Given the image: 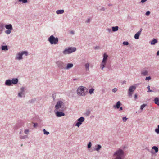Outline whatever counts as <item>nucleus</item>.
<instances>
[{
	"label": "nucleus",
	"mask_w": 159,
	"mask_h": 159,
	"mask_svg": "<svg viewBox=\"0 0 159 159\" xmlns=\"http://www.w3.org/2000/svg\"><path fill=\"white\" fill-rule=\"evenodd\" d=\"M56 109L55 111L56 112V116L57 117H61L65 115V114L61 112H58L59 111H62V110L59 109L60 108L63 109L64 107V105L62 102L61 101H58L55 107Z\"/></svg>",
	"instance_id": "f257e3e1"
},
{
	"label": "nucleus",
	"mask_w": 159,
	"mask_h": 159,
	"mask_svg": "<svg viewBox=\"0 0 159 159\" xmlns=\"http://www.w3.org/2000/svg\"><path fill=\"white\" fill-rule=\"evenodd\" d=\"M124 157L123 151L119 149L116 151L113 155L114 159H123Z\"/></svg>",
	"instance_id": "f03ea898"
},
{
	"label": "nucleus",
	"mask_w": 159,
	"mask_h": 159,
	"mask_svg": "<svg viewBox=\"0 0 159 159\" xmlns=\"http://www.w3.org/2000/svg\"><path fill=\"white\" fill-rule=\"evenodd\" d=\"M86 89V87L82 86L79 87L77 90V94L79 96H84L86 94V93L84 91Z\"/></svg>",
	"instance_id": "7ed1b4c3"
},
{
	"label": "nucleus",
	"mask_w": 159,
	"mask_h": 159,
	"mask_svg": "<svg viewBox=\"0 0 159 159\" xmlns=\"http://www.w3.org/2000/svg\"><path fill=\"white\" fill-rule=\"evenodd\" d=\"M49 41L51 44H56L58 42V39L57 37L55 38L53 35H51L49 39Z\"/></svg>",
	"instance_id": "20e7f679"
},
{
	"label": "nucleus",
	"mask_w": 159,
	"mask_h": 159,
	"mask_svg": "<svg viewBox=\"0 0 159 159\" xmlns=\"http://www.w3.org/2000/svg\"><path fill=\"white\" fill-rule=\"evenodd\" d=\"M108 57V55L105 53L104 54L101 66L102 69L105 67V66L106 65Z\"/></svg>",
	"instance_id": "39448f33"
},
{
	"label": "nucleus",
	"mask_w": 159,
	"mask_h": 159,
	"mask_svg": "<svg viewBox=\"0 0 159 159\" xmlns=\"http://www.w3.org/2000/svg\"><path fill=\"white\" fill-rule=\"evenodd\" d=\"M76 50V48H68V49L65 50L63 51V52L64 54H69L75 52Z\"/></svg>",
	"instance_id": "423d86ee"
},
{
	"label": "nucleus",
	"mask_w": 159,
	"mask_h": 159,
	"mask_svg": "<svg viewBox=\"0 0 159 159\" xmlns=\"http://www.w3.org/2000/svg\"><path fill=\"white\" fill-rule=\"evenodd\" d=\"M25 54L27 56L28 53L27 51H24L22 52L21 53H19L16 56V59L18 60H20L22 59V56L23 54Z\"/></svg>",
	"instance_id": "0eeeda50"
},
{
	"label": "nucleus",
	"mask_w": 159,
	"mask_h": 159,
	"mask_svg": "<svg viewBox=\"0 0 159 159\" xmlns=\"http://www.w3.org/2000/svg\"><path fill=\"white\" fill-rule=\"evenodd\" d=\"M142 29H141L139 31H138L134 35V38L135 39H138L139 38V37L140 35L141 32L142 31Z\"/></svg>",
	"instance_id": "6e6552de"
},
{
	"label": "nucleus",
	"mask_w": 159,
	"mask_h": 159,
	"mask_svg": "<svg viewBox=\"0 0 159 159\" xmlns=\"http://www.w3.org/2000/svg\"><path fill=\"white\" fill-rule=\"evenodd\" d=\"M5 27L7 29L12 30L13 29L11 24L6 25H5Z\"/></svg>",
	"instance_id": "1a4fd4ad"
},
{
	"label": "nucleus",
	"mask_w": 159,
	"mask_h": 159,
	"mask_svg": "<svg viewBox=\"0 0 159 159\" xmlns=\"http://www.w3.org/2000/svg\"><path fill=\"white\" fill-rule=\"evenodd\" d=\"M136 87L135 86H132L130 87L129 89V91L130 92H133L136 89Z\"/></svg>",
	"instance_id": "9d476101"
},
{
	"label": "nucleus",
	"mask_w": 159,
	"mask_h": 159,
	"mask_svg": "<svg viewBox=\"0 0 159 159\" xmlns=\"http://www.w3.org/2000/svg\"><path fill=\"white\" fill-rule=\"evenodd\" d=\"M73 66V65L72 63H68L67 64L66 67L65 68L66 69H69L72 68Z\"/></svg>",
	"instance_id": "9b49d317"
},
{
	"label": "nucleus",
	"mask_w": 159,
	"mask_h": 159,
	"mask_svg": "<svg viewBox=\"0 0 159 159\" xmlns=\"http://www.w3.org/2000/svg\"><path fill=\"white\" fill-rule=\"evenodd\" d=\"M154 102L155 104L157 105H159V98H156L154 100Z\"/></svg>",
	"instance_id": "f8f14e48"
},
{
	"label": "nucleus",
	"mask_w": 159,
	"mask_h": 159,
	"mask_svg": "<svg viewBox=\"0 0 159 159\" xmlns=\"http://www.w3.org/2000/svg\"><path fill=\"white\" fill-rule=\"evenodd\" d=\"M120 105V102L119 101L117 102L116 105L114 106V107H116L117 108H119Z\"/></svg>",
	"instance_id": "ddd939ff"
},
{
	"label": "nucleus",
	"mask_w": 159,
	"mask_h": 159,
	"mask_svg": "<svg viewBox=\"0 0 159 159\" xmlns=\"http://www.w3.org/2000/svg\"><path fill=\"white\" fill-rule=\"evenodd\" d=\"M18 82V80L17 79H13L11 80L12 83L14 84H16Z\"/></svg>",
	"instance_id": "4468645a"
},
{
	"label": "nucleus",
	"mask_w": 159,
	"mask_h": 159,
	"mask_svg": "<svg viewBox=\"0 0 159 159\" xmlns=\"http://www.w3.org/2000/svg\"><path fill=\"white\" fill-rule=\"evenodd\" d=\"M11 80H7L5 82V84L7 85H11Z\"/></svg>",
	"instance_id": "2eb2a0df"
},
{
	"label": "nucleus",
	"mask_w": 159,
	"mask_h": 159,
	"mask_svg": "<svg viewBox=\"0 0 159 159\" xmlns=\"http://www.w3.org/2000/svg\"><path fill=\"white\" fill-rule=\"evenodd\" d=\"M84 118L83 117H81L78 120V121L81 123L82 122L84 121Z\"/></svg>",
	"instance_id": "dca6fc26"
},
{
	"label": "nucleus",
	"mask_w": 159,
	"mask_h": 159,
	"mask_svg": "<svg viewBox=\"0 0 159 159\" xmlns=\"http://www.w3.org/2000/svg\"><path fill=\"white\" fill-rule=\"evenodd\" d=\"M64 10H59L56 11V13L57 14H62L64 13Z\"/></svg>",
	"instance_id": "f3484780"
},
{
	"label": "nucleus",
	"mask_w": 159,
	"mask_h": 159,
	"mask_svg": "<svg viewBox=\"0 0 159 159\" xmlns=\"http://www.w3.org/2000/svg\"><path fill=\"white\" fill-rule=\"evenodd\" d=\"M157 42V40L156 39H154L151 42V43L152 45H154Z\"/></svg>",
	"instance_id": "a211bd4d"
},
{
	"label": "nucleus",
	"mask_w": 159,
	"mask_h": 159,
	"mask_svg": "<svg viewBox=\"0 0 159 159\" xmlns=\"http://www.w3.org/2000/svg\"><path fill=\"white\" fill-rule=\"evenodd\" d=\"M85 67L87 70H89V63H87L85 64Z\"/></svg>",
	"instance_id": "6ab92c4d"
},
{
	"label": "nucleus",
	"mask_w": 159,
	"mask_h": 159,
	"mask_svg": "<svg viewBox=\"0 0 159 159\" xmlns=\"http://www.w3.org/2000/svg\"><path fill=\"white\" fill-rule=\"evenodd\" d=\"M112 30L113 31H117L118 29V27L117 26L115 27H113L112 28Z\"/></svg>",
	"instance_id": "aec40b11"
},
{
	"label": "nucleus",
	"mask_w": 159,
	"mask_h": 159,
	"mask_svg": "<svg viewBox=\"0 0 159 159\" xmlns=\"http://www.w3.org/2000/svg\"><path fill=\"white\" fill-rule=\"evenodd\" d=\"M2 49L3 50H8L7 46H2Z\"/></svg>",
	"instance_id": "412c9836"
},
{
	"label": "nucleus",
	"mask_w": 159,
	"mask_h": 159,
	"mask_svg": "<svg viewBox=\"0 0 159 159\" xmlns=\"http://www.w3.org/2000/svg\"><path fill=\"white\" fill-rule=\"evenodd\" d=\"M21 89V91H22V92H21L19 93L18 94V96L20 97H21V96H22L21 95L22 94L23 92L24 91V88H22Z\"/></svg>",
	"instance_id": "4be33fe9"
},
{
	"label": "nucleus",
	"mask_w": 159,
	"mask_h": 159,
	"mask_svg": "<svg viewBox=\"0 0 159 159\" xmlns=\"http://www.w3.org/2000/svg\"><path fill=\"white\" fill-rule=\"evenodd\" d=\"M152 149H153L155 151V153L157 152L158 150V148L156 146H153L152 148Z\"/></svg>",
	"instance_id": "5701e85b"
},
{
	"label": "nucleus",
	"mask_w": 159,
	"mask_h": 159,
	"mask_svg": "<svg viewBox=\"0 0 159 159\" xmlns=\"http://www.w3.org/2000/svg\"><path fill=\"white\" fill-rule=\"evenodd\" d=\"M101 148V145H98L97 146V148H96L95 150L97 151H98Z\"/></svg>",
	"instance_id": "b1692460"
},
{
	"label": "nucleus",
	"mask_w": 159,
	"mask_h": 159,
	"mask_svg": "<svg viewBox=\"0 0 159 159\" xmlns=\"http://www.w3.org/2000/svg\"><path fill=\"white\" fill-rule=\"evenodd\" d=\"M142 74L144 75H146L147 74L148 72L147 70H145L142 72Z\"/></svg>",
	"instance_id": "393cba45"
},
{
	"label": "nucleus",
	"mask_w": 159,
	"mask_h": 159,
	"mask_svg": "<svg viewBox=\"0 0 159 159\" xmlns=\"http://www.w3.org/2000/svg\"><path fill=\"white\" fill-rule=\"evenodd\" d=\"M43 132H44V134L48 135L49 134V132L46 131L45 129H43Z\"/></svg>",
	"instance_id": "a878e982"
},
{
	"label": "nucleus",
	"mask_w": 159,
	"mask_h": 159,
	"mask_svg": "<svg viewBox=\"0 0 159 159\" xmlns=\"http://www.w3.org/2000/svg\"><path fill=\"white\" fill-rule=\"evenodd\" d=\"M10 30H11L8 29L7 30H6L5 31V33L7 34H10L11 33V31Z\"/></svg>",
	"instance_id": "bb28decb"
},
{
	"label": "nucleus",
	"mask_w": 159,
	"mask_h": 159,
	"mask_svg": "<svg viewBox=\"0 0 159 159\" xmlns=\"http://www.w3.org/2000/svg\"><path fill=\"white\" fill-rule=\"evenodd\" d=\"M94 91V89H93V88L91 89H90L89 90V93L91 94H92V93H93Z\"/></svg>",
	"instance_id": "cd10ccee"
},
{
	"label": "nucleus",
	"mask_w": 159,
	"mask_h": 159,
	"mask_svg": "<svg viewBox=\"0 0 159 159\" xmlns=\"http://www.w3.org/2000/svg\"><path fill=\"white\" fill-rule=\"evenodd\" d=\"M155 132L158 134H159V125H158V128L155 130Z\"/></svg>",
	"instance_id": "c85d7f7f"
},
{
	"label": "nucleus",
	"mask_w": 159,
	"mask_h": 159,
	"mask_svg": "<svg viewBox=\"0 0 159 159\" xmlns=\"http://www.w3.org/2000/svg\"><path fill=\"white\" fill-rule=\"evenodd\" d=\"M19 1L22 2L23 3H26L27 2V0H19Z\"/></svg>",
	"instance_id": "c756f323"
},
{
	"label": "nucleus",
	"mask_w": 159,
	"mask_h": 159,
	"mask_svg": "<svg viewBox=\"0 0 159 159\" xmlns=\"http://www.w3.org/2000/svg\"><path fill=\"white\" fill-rule=\"evenodd\" d=\"M146 106V104H143L141 106V108H140V109H141V110H142L143 108L145 107Z\"/></svg>",
	"instance_id": "7c9ffc66"
},
{
	"label": "nucleus",
	"mask_w": 159,
	"mask_h": 159,
	"mask_svg": "<svg viewBox=\"0 0 159 159\" xmlns=\"http://www.w3.org/2000/svg\"><path fill=\"white\" fill-rule=\"evenodd\" d=\"M123 44L124 45H128L129 44L128 42L127 41H124L123 43Z\"/></svg>",
	"instance_id": "2f4dec72"
},
{
	"label": "nucleus",
	"mask_w": 159,
	"mask_h": 159,
	"mask_svg": "<svg viewBox=\"0 0 159 159\" xmlns=\"http://www.w3.org/2000/svg\"><path fill=\"white\" fill-rule=\"evenodd\" d=\"M147 88L148 89V92H152V91L150 89V86H148V87H147Z\"/></svg>",
	"instance_id": "473e14b6"
},
{
	"label": "nucleus",
	"mask_w": 159,
	"mask_h": 159,
	"mask_svg": "<svg viewBox=\"0 0 159 159\" xmlns=\"http://www.w3.org/2000/svg\"><path fill=\"white\" fill-rule=\"evenodd\" d=\"M81 124V123L78 122L75 125L79 127Z\"/></svg>",
	"instance_id": "72a5a7b5"
},
{
	"label": "nucleus",
	"mask_w": 159,
	"mask_h": 159,
	"mask_svg": "<svg viewBox=\"0 0 159 159\" xmlns=\"http://www.w3.org/2000/svg\"><path fill=\"white\" fill-rule=\"evenodd\" d=\"M132 94V92H130L128 91V95L129 97H131Z\"/></svg>",
	"instance_id": "f704fd0d"
},
{
	"label": "nucleus",
	"mask_w": 159,
	"mask_h": 159,
	"mask_svg": "<svg viewBox=\"0 0 159 159\" xmlns=\"http://www.w3.org/2000/svg\"><path fill=\"white\" fill-rule=\"evenodd\" d=\"M127 118H126L125 117H123V120L124 122H125L127 120Z\"/></svg>",
	"instance_id": "c9c22d12"
},
{
	"label": "nucleus",
	"mask_w": 159,
	"mask_h": 159,
	"mask_svg": "<svg viewBox=\"0 0 159 159\" xmlns=\"http://www.w3.org/2000/svg\"><path fill=\"white\" fill-rule=\"evenodd\" d=\"M29 132V130L28 129L25 130V131H24L25 133L26 134H27Z\"/></svg>",
	"instance_id": "e433bc0d"
},
{
	"label": "nucleus",
	"mask_w": 159,
	"mask_h": 159,
	"mask_svg": "<svg viewBox=\"0 0 159 159\" xmlns=\"http://www.w3.org/2000/svg\"><path fill=\"white\" fill-rule=\"evenodd\" d=\"M117 89L116 88H114L112 90L113 92H116L117 91Z\"/></svg>",
	"instance_id": "4c0bfd02"
},
{
	"label": "nucleus",
	"mask_w": 159,
	"mask_h": 159,
	"mask_svg": "<svg viewBox=\"0 0 159 159\" xmlns=\"http://www.w3.org/2000/svg\"><path fill=\"white\" fill-rule=\"evenodd\" d=\"M91 142H89V144H88V148H90L91 147Z\"/></svg>",
	"instance_id": "58836bf2"
},
{
	"label": "nucleus",
	"mask_w": 159,
	"mask_h": 159,
	"mask_svg": "<svg viewBox=\"0 0 159 159\" xmlns=\"http://www.w3.org/2000/svg\"><path fill=\"white\" fill-rule=\"evenodd\" d=\"M151 79V77L150 76L146 77V80H149Z\"/></svg>",
	"instance_id": "ea45409f"
},
{
	"label": "nucleus",
	"mask_w": 159,
	"mask_h": 159,
	"mask_svg": "<svg viewBox=\"0 0 159 159\" xmlns=\"http://www.w3.org/2000/svg\"><path fill=\"white\" fill-rule=\"evenodd\" d=\"M150 14V12L149 11H147L146 13V15L147 16H148Z\"/></svg>",
	"instance_id": "a19ab883"
},
{
	"label": "nucleus",
	"mask_w": 159,
	"mask_h": 159,
	"mask_svg": "<svg viewBox=\"0 0 159 159\" xmlns=\"http://www.w3.org/2000/svg\"><path fill=\"white\" fill-rule=\"evenodd\" d=\"M27 137V136H21V137H20V138L21 139H24L25 138V137Z\"/></svg>",
	"instance_id": "79ce46f5"
},
{
	"label": "nucleus",
	"mask_w": 159,
	"mask_h": 159,
	"mask_svg": "<svg viewBox=\"0 0 159 159\" xmlns=\"http://www.w3.org/2000/svg\"><path fill=\"white\" fill-rule=\"evenodd\" d=\"M37 126V123H34V127H36Z\"/></svg>",
	"instance_id": "37998d69"
},
{
	"label": "nucleus",
	"mask_w": 159,
	"mask_h": 159,
	"mask_svg": "<svg viewBox=\"0 0 159 159\" xmlns=\"http://www.w3.org/2000/svg\"><path fill=\"white\" fill-rule=\"evenodd\" d=\"M147 0H141V2L142 3H143L145 2V1H146Z\"/></svg>",
	"instance_id": "c03bdc74"
},
{
	"label": "nucleus",
	"mask_w": 159,
	"mask_h": 159,
	"mask_svg": "<svg viewBox=\"0 0 159 159\" xmlns=\"http://www.w3.org/2000/svg\"><path fill=\"white\" fill-rule=\"evenodd\" d=\"M134 98H135V99H136L137 98V94H135V95H134Z\"/></svg>",
	"instance_id": "a18cd8bd"
},
{
	"label": "nucleus",
	"mask_w": 159,
	"mask_h": 159,
	"mask_svg": "<svg viewBox=\"0 0 159 159\" xmlns=\"http://www.w3.org/2000/svg\"><path fill=\"white\" fill-rule=\"evenodd\" d=\"M87 115H89L90 114V112L89 111H88L87 113Z\"/></svg>",
	"instance_id": "49530a36"
},
{
	"label": "nucleus",
	"mask_w": 159,
	"mask_h": 159,
	"mask_svg": "<svg viewBox=\"0 0 159 159\" xmlns=\"http://www.w3.org/2000/svg\"><path fill=\"white\" fill-rule=\"evenodd\" d=\"M157 55H159V51H158L157 53Z\"/></svg>",
	"instance_id": "de8ad7c7"
},
{
	"label": "nucleus",
	"mask_w": 159,
	"mask_h": 159,
	"mask_svg": "<svg viewBox=\"0 0 159 159\" xmlns=\"http://www.w3.org/2000/svg\"><path fill=\"white\" fill-rule=\"evenodd\" d=\"M89 21H90V19H88V21H87V22H89Z\"/></svg>",
	"instance_id": "09e8293b"
},
{
	"label": "nucleus",
	"mask_w": 159,
	"mask_h": 159,
	"mask_svg": "<svg viewBox=\"0 0 159 159\" xmlns=\"http://www.w3.org/2000/svg\"><path fill=\"white\" fill-rule=\"evenodd\" d=\"M122 109H123V108H122V107H120V110H122Z\"/></svg>",
	"instance_id": "8fccbe9b"
},
{
	"label": "nucleus",
	"mask_w": 159,
	"mask_h": 159,
	"mask_svg": "<svg viewBox=\"0 0 159 159\" xmlns=\"http://www.w3.org/2000/svg\"><path fill=\"white\" fill-rule=\"evenodd\" d=\"M71 33L72 34H74V33H73V32H71Z\"/></svg>",
	"instance_id": "3c124183"
},
{
	"label": "nucleus",
	"mask_w": 159,
	"mask_h": 159,
	"mask_svg": "<svg viewBox=\"0 0 159 159\" xmlns=\"http://www.w3.org/2000/svg\"><path fill=\"white\" fill-rule=\"evenodd\" d=\"M54 97H55V96H54L53 95V98H54Z\"/></svg>",
	"instance_id": "603ef678"
},
{
	"label": "nucleus",
	"mask_w": 159,
	"mask_h": 159,
	"mask_svg": "<svg viewBox=\"0 0 159 159\" xmlns=\"http://www.w3.org/2000/svg\"><path fill=\"white\" fill-rule=\"evenodd\" d=\"M54 97H55V96H54L53 95V98H54Z\"/></svg>",
	"instance_id": "864d4df0"
},
{
	"label": "nucleus",
	"mask_w": 159,
	"mask_h": 159,
	"mask_svg": "<svg viewBox=\"0 0 159 159\" xmlns=\"http://www.w3.org/2000/svg\"><path fill=\"white\" fill-rule=\"evenodd\" d=\"M22 145H22V144H21V146H22Z\"/></svg>",
	"instance_id": "5fc2aeb1"
}]
</instances>
